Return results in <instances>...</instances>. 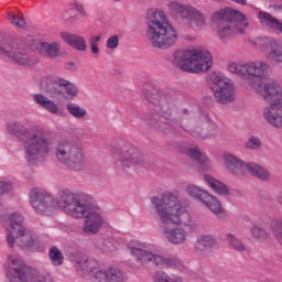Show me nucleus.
<instances>
[{
    "label": "nucleus",
    "mask_w": 282,
    "mask_h": 282,
    "mask_svg": "<svg viewBox=\"0 0 282 282\" xmlns=\"http://www.w3.org/2000/svg\"><path fill=\"white\" fill-rule=\"evenodd\" d=\"M30 204L35 213L40 215H52L59 206L68 217L74 219H83L85 217L83 232L86 235H96L105 224L100 213L90 206L89 195L67 187L58 189L57 199L44 189H31Z\"/></svg>",
    "instance_id": "1"
},
{
    "label": "nucleus",
    "mask_w": 282,
    "mask_h": 282,
    "mask_svg": "<svg viewBox=\"0 0 282 282\" xmlns=\"http://www.w3.org/2000/svg\"><path fill=\"white\" fill-rule=\"evenodd\" d=\"M161 220V232L172 246H183L188 241V235L197 230V223L171 192L151 198Z\"/></svg>",
    "instance_id": "2"
},
{
    "label": "nucleus",
    "mask_w": 282,
    "mask_h": 282,
    "mask_svg": "<svg viewBox=\"0 0 282 282\" xmlns=\"http://www.w3.org/2000/svg\"><path fill=\"white\" fill-rule=\"evenodd\" d=\"M7 132L17 135L23 142L24 160L28 164L45 162L54 150V141L45 135L43 128L35 126L26 129L21 121L11 120L6 123Z\"/></svg>",
    "instance_id": "3"
},
{
    "label": "nucleus",
    "mask_w": 282,
    "mask_h": 282,
    "mask_svg": "<svg viewBox=\"0 0 282 282\" xmlns=\"http://www.w3.org/2000/svg\"><path fill=\"white\" fill-rule=\"evenodd\" d=\"M147 39L152 47L159 50H169L177 43V31L171 22L166 13L160 9H149L147 11Z\"/></svg>",
    "instance_id": "4"
},
{
    "label": "nucleus",
    "mask_w": 282,
    "mask_h": 282,
    "mask_svg": "<svg viewBox=\"0 0 282 282\" xmlns=\"http://www.w3.org/2000/svg\"><path fill=\"white\" fill-rule=\"evenodd\" d=\"M252 89L262 96L267 102H272L262 111V118L278 129L282 128V87L278 82L263 83L254 80L251 83Z\"/></svg>",
    "instance_id": "5"
},
{
    "label": "nucleus",
    "mask_w": 282,
    "mask_h": 282,
    "mask_svg": "<svg viewBox=\"0 0 282 282\" xmlns=\"http://www.w3.org/2000/svg\"><path fill=\"white\" fill-rule=\"evenodd\" d=\"M7 243L9 248H14V243H18L20 248H31L35 252H41L45 248V245L23 226V215L17 212L9 215Z\"/></svg>",
    "instance_id": "6"
},
{
    "label": "nucleus",
    "mask_w": 282,
    "mask_h": 282,
    "mask_svg": "<svg viewBox=\"0 0 282 282\" xmlns=\"http://www.w3.org/2000/svg\"><path fill=\"white\" fill-rule=\"evenodd\" d=\"M174 62L183 72L202 74L213 67V55L202 47L178 50L174 53Z\"/></svg>",
    "instance_id": "7"
},
{
    "label": "nucleus",
    "mask_w": 282,
    "mask_h": 282,
    "mask_svg": "<svg viewBox=\"0 0 282 282\" xmlns=\"http://www.w3.org/2000/svg\"><path fill=\"white\" fill-rule=\"evenodd\" d=\"M214 21H220L218 24L219 39H232L237 34H246L248 30V19L241 11L232 8L221 9L213 14Z\"/></svg>",
    "instance_id": "8"
},
{
    "label": "nucleus",
    "mask_w": 282,
    "mask_h": 282,
    "mask_svg": "<svg viewBox=\"0 0 282 282\" xmlns=\"http://www.w3.org/2000/svg\"><path fill=\"white\" fill-rule=\"evenodd\" d=\"M55 158L70 171H83L87 159L83 145L74 141H61L55 151Z\"/></svg>",
    "instance_id": "9"
},
{
    "label": "nucleus",
    "mask_w": 282,
    "mask_h": 282,
    "mask_svg": "<svg viewBox=\"0 0 282 282\" xmlns=\"http://www.w3.org/2000/svg\"><path fill=\"white\" fill-rule=\"evenodd\" d=\"M128 250L139 263H154L156 268H180L182 261L177 258H164L161 254L149 252V243L132 240L128 245Z\"/></svg>",
    "instance_id": "10"
},
{
    "label": "nucleus",
    "mask_w": 282,
    "mask_h": 282,
    "mask_svg": "<svg viewBox=\"0 0 282 282\" xmlns=\"http://www.w3.org/2000/svg\"><path fill=\"white\" fill-rule=\"evenodd\" d=\"M75 265L80 272L91 274L94 282H122L124 275L122 271L116 268L98 270V261L87 258V256H79L75 259Z\"/></svg>",
    "instance_id": "11"
},
{
    "label": "nucleus",
    "mask_w": 282,
    "mask_h": 282,
    "mask_svg": "<svg viewBox=\"0 0 282 282\" xmlns=\"http://www.w3.org/2000/svg\"><path fill=\"white\" fill-rule=\"evenodd\" d=\"M112 158L117 169H121L124 173L144 163L142 151L130 142H122L118 148L112 149Z\"/></svg>",
    "instance_id": "12"
},
{
    "label": "nucleus",
    "mask_w": 282,
    "mask_h": 282,
    "mask_svg": "<svg viewBox=\"0 0 282 282\" xmlns=\"http://www.w3.org/2000/svg\"><path fill=\"white\" fill-rule=\"evenodd\" d=\"M223 160L225 169L231 173V175H235V177H246V175L250 173L254 177H258V180H270V172L257 163L246 164L230 153H225Z\"/></svg>",
    "instance_id": "13"
},
{
    "label": "nucleus",
    "mask_w": 282,
    "mask_h": 282,
    "mask_svg": "<svg viewBox=\"0 0 282 282\" xmlns=\"http://www.w3.org/2000/svg\"><path fill=\"white\" fill-rule=\"evenodd\" d=\"M228 72H230V74H238V76L248 78V80L257 78L258 80L263 82L264 78H269L270 74H272V66H270L268 62L261 59L240 64L231 62L228 64Z\"/></svg>",
    "instance_id": "14"
},
{
    "label": "nucleus",
    "mask_w": 282,
    "mask_h": 282,
    "mask_svg": "<svg viewBox=\"0 0 282 282\" xmlns=\"http://www.w3.org/2000/svg\"><path fill=\"white\" fill-rule=\"evenodd\" d=\"M40 89L50 98H58L65 91L69 98H76L78 96V87L76 85L54 75L42 77L40 79Z\"/></svg>",
    "instance_id": "15"
},
{
    "label": "nucleus",
    "mask_w": 282,
    "mask_h": 282,
    "mask_svg": "<svg viewBox=\"0 0 282 282\" xmlns=\"http://www.w3.org/2000/svg\"><path fill=\"white\" fill-rule=\"evenodd\" d=\"M4 274L10 282H48V280L40 275L30 280V267L17 254H9L4 263Z\"/></svg>",
    "instance_id": "16"
},
{
    "label": "nucleus",
    "mask_w": 282,
    "mask_h": 282,
    "mask_svg": "<svg viewBox=\"0 0 282 282\" xmlns=\"http://www.w3.org/2000/svg\"><path fill=\"white\" fill-rule=\"evenodd\" d=\"M173 116H175L173 106L169 105L165 99H161L160 102L154 106V115H148L145 120L148 124L158 127L166 133V131H171L173 124H177Z\"/></svg>",
    "instance_id": "17"
},
{
    "label": "nucleus",
    "mask_w": 282,
    "mask_h": 282,
    "mask_svg": "<svg viewBox=\"0 0 282 282\" xmlns=\"http://www.w3.org/2000/svg\"><path fill=\"white\" fill-rule=\"evenodd\" d=\"M212 91L219 105H227L235 100V84L226 75L214 74L212 76Z\"/></svg>",
    "instance_id": "18"
},
{
    "label": "nucleus",
    "mask_w": 282,
    "mask_h": 282,
    "mask_svg": "<svg viewBox=\"0 0 282 282\" xmlns=\"http://www.w3.org/2000/svg\"><path fill=\"white\" fill-rule=\"evenodd\" d=\"M186 193L189 195V197H194L195 199H199V202H203L209 210L216 217H224L226 215V212L224 210V207L221 206V203H219V199H217L215 196L210 195L208 192L199 188L197 185L189 184L186 186Z\"/></svg>",
    "instance_id": "19"
},
{
    "label": "nucleus",
    "mask_w": 282,
    "mask_h": 282,
    "mask_svg": "<svg viewBox=\"0 0 282 282\" xmlns=\"http://www.w3.org/2000/svg\"><path fill=\"white\" fill-rule=\"evenodd\" d=\"M169 10L187 19L191 28H204V25H206V18L204 14L191 6L172 1L169 3Z\"/></svg>",
    "instance_id": "20"
},
{
    "label": "nucleus",
    "mask_w": 282,
    "mask_h": 282,
    "mask_svg": "<svg viewBox=\"0 0 282 282\" xmlns=\"http://www.w3.org/2000/svg\"><path fill=\"white\" fill-rule=\"evenodd\" d=\"M252 45L263 52L268 61L272 63H282V44L270 37H257L252 42Z\"/></svg>",
    "instance_id": "21"
},
{
    "label": "nucleus",
    "mask_w": 282,
    "mask_h": 282,
    "mask_svg": "<svg viewBox=\"0 0 282 282\" xmlns=\"http://www.w3.org/2000/svg\"><path fill=\"white\" fill-rule=\"evenodd\" d=\"M4 58L15 63V65H21L22 67H30L33 65L32 56H30L28 51L14 46V44H7Z\"/></svg>",
    "instance_id": "22"
},
{
    "label": "nucleus",
    "mask_w": 282,
    "mask_h": 282,
    "mask_svg": "<svg viewBox=\"0 0 282 282\" xmlns=\"http://www.w3.org/2000/svg\"><path fill=\"white\" fill-rule=\"evenodd\" d=\"M181 152L191 158V160H194L200 171H213V161L199 148L186 147Z\"/></svg>",
    "instance_id": "23"
},
{
    "label": "nucleus",
    "mask_w": 282,
    "mask_h": 282,
    "mask_svg": "<svg viewBox=\"0 0 282 282\" xmlns=\"http://www.w3.org/2000/svg\"><path fill=\"white\" fill-rule=\"evenodd\" d=\"M31 50L39 52V54L46 56V58H58L61 56V43L58 42L33 41Z\"/></svg>",
    "instance_id": "24"
},
{
    "label": "nucleus",
    "mask_w": 282,
    "mask_h": 282,
    "mask_svg": "<svg viewBox=\"0 0 282 282\" xmlns=\"http://www.w3.org/2000/svg\"><path fill=\"white\" fill-rule=\"evenodd\" d=\"M33 100L35 105H39V107H42V109H45L48 113H53L54 116H61L63 113L58 105L43 94H35Z\"/></svg>",
    "instance_id": "25"
},
{
    "label": "nucleus",
    "mask_w": 282,
    "mask_h": 282,
    "mask_svg": "<svg viewBox=\"0 0 282 282\" xmlns=\"http://www.w3.org/2000/svg\"><path fill=\"white\" fill-rule=\"evenodd\" d=\"M61 39L74 47V50H78V52H85L87 50V42H85V37L67 32H62L59 34Z\"/></svg>",
    "instance_id": "26"
},
{
    "label": "nucleus",
    "mask_w": 282,
    "mask_h": 282,
    "mask_svg": "<svg viewBox=\"0 0 282 282\" xmlns=\"http://www.w3.org/2000/svg\"><path fill=\"white\" fill-rule=\"evenodd\" d=\"M205 182L214 193H217L218 195H228V186L215 177L205 174Z\"/></svg>",
    "instance_id": "27"
},
{
    "label": "nucleus",
    "mask_w": 282,
    "mask_h": 282,
    "mask_svg": "<svg viewBox=\"0 0 282 282\" xmlns=\"http://www.w3.org/2000/svg\"><path fill=\"white\" fill-rule=\"evenodd\" d=\"M217 240L212 235H203L197 238L196 248L197 250H206L216 246Z\"/></svg>",
    "instance_id": "28"
},
{
    "label": "nucleus",
    "mask_w": 282,
    "mask_h": 282,
    "mask_svg": "<svg viewBox=\"0 0 282 282\" xmlns=\"http://www.w3.org/2000/svg\"><path fill=\"white\" fill-rule=\"evenodd\" d=\"M66 109L73 118H76L77 120H80L87 116V109L80 107L77 104L69 102L66 105Z\"/></svg>",
    "instance_id": "29"
},
{
    "label": "nucleus",
    "mask_w": 282,
    "mask_h": 282,
    "mask_svg": "<svg viewBox=\"0 0 282 282\" xmlns=\"http://www.w3.org/2000/svg\"><path fill=\"white\" fill-rule=\"evenodd\" d=\"M270 228L273 237L282 246V218L273 219L270 224Z\"/></svg>",
    "instance_id": "30"
},
{
    "label": "nucleus",
    "mask_w": 282,
    "mask_h": 282,
    "mask_svg": "<svg viewBox=\"0 0 282 282\" xmlns=\"http://www.w3.org/2000/svg\"><path fill=\"white\" fill-rule=\"evenodd\" d=\"M48 257L53 265H63L65 257L63 252L57 247H52L48 251Z\"/></svg>",
    "instance_id": "31"
},
{
    "label": "nucleus",
    "mask_w": 282,
    "mask_h": 282,
    "mask_svg": "<svg viewBox=\"0 0 282 282\" xmlns=\"http://www.w3.org/2000/svg\"><path fill=\"white\" fill-rule=\"evenodd\" d=\"M227 241L230 248L237 250L238 252H246V250H248V247H246V245H243V242L232 234L227 235Z\"/></svg>",
    "instance_id": "32"
},
{
    "label": "nucleus",
    "mask_w": 282,
    "mask_h": 282,
    "mask_svg": "<svg viewBox=\"0 0 282 282\" xmlns=\"http://www.w3.org/2000/svg\"><path fill=\"white\" fill-rule=\"evenodd\" d=\"M6 17L12 25H15L17 28H25V19H23V14L12 11L8 12Z\"/></svg>",
    "instance_id": "33"
},
{
    "label": "nucleus",
    "mask_w": 282,
    "mask_h": 282,
    "mask_svg": "<svg viewBox=\"0 0 282 282\" xmlns=\"http://www.w3.org/2000/svg\"><path fill=\"white\" fill-rule=\"evenodd\" d=\"M102 40V35H91L88 40V45L90 47V52L94 56H98L100 54V41Z\"/></svg>",
    "instance_id": "34"
},
{
    "label": "nucleus",
    "mask_w": 282,
    "mask_h": 282,
    "mask_svg": "<svg viewBox=\"0 0 282 282\" xmlns=\"http://www.w3.org/2000/svg\"><path fill=\"white\" fill-rule=\"evenodd\" d=\"M153 282H182V279L175 275H169L164 271H159L154 274Z\"/></svg>",
    "instance_id": "35"
},
{
    "label": "nucleus",
    "mask_w": 282,
    "mask_h": 282,
    "mask_svg": "<svg viewBox=\"0 0 282 282\" xmlns=\"http://www.w3.org/2000/svg\"><path fill=\"white\" fill-rule=\"evenodd\" d=\"M251 235L253 239H259L260 241H263V239H268V237H270V234L268 232V230L259 226H254L251 229Z\"/></svg>",
    "instance_id": "36"
},
{
    "label": "nucleus",
    "mask_w": 282,
    "mask_h": 282,
    "mask_svg": "<svg viewBox=\"0 0 282 282\" xmlns=\"http://www.w3.org/2000/svg\"><path fill=\"white\" fill-rule=\"evenodd\" d=\"M245 147L246 149H251V151H257V149H261V140L257 137H250Z\"/></svg>",
    "instance_id": "37"
},
{
    "label": "nucleus",
    "mask_w": 282,
    "mask_h": 282,
    "mask_svg": "<svg viewBox=\"0 0 282 282\" xmlns=\"http://www.w3.org/2000/svg\"><path fill=\"white\" fill-rule=\"evenodd\" d=\"M119 44H120V37L118 35H111L106 41L107 50H118Z\"/></svg>",
    "instance_id": "38"
},
{
    "label": "nucleus",
    "mask_w": 282,
    "mask_h": 282,
    "mask_svg": "<svg viewBox=\"0 0 282 282\" xmlns=\"http://www.w3.org/2000/svg\"><path fill=\"white\" fill-rule=\"evenodd\" d=\"M72 6L82 17H87V11H85V6H83V3L74 0Z\"/></svg>",
    "instance_id": "39"
},
{
    "label": "nucleus",
    "mask_w": 282,
    "mask_h": 282,
    "mask_svg": "<svg viewBox=\"0 0 282 282\" xmlns=\"http://www.w3.org/2000/svg\"><path fill=\"white\" fill-rule=\"evenodd\" d=\"M10 191H12V184L0 181V197L3 193H10Z\"/></svg>",
    "instance_id": "40"
},
{
    "label": "nucleus",
    "mask_w": 282,
    "mask_h": 282,
    "mask_svg": "<svg viewBox=\"0 0 282 282\" xmlns=\"http://www.w3.org/2000/svg\"><path fill=\"white\" fill-rule=\"evenodd\" d=\"M8 50V43L6 44H0V56H2L3 58H6V52Z\"/></svg>",
    "instance_id": "41"
},
{
    "label": "nucleus",
    "mask_w": 282,
    "mask_h": 282,
    "mask_svg": "<svg viewBox=\"0 0 282 282\" xmlns=\"http://www.w3.org/2000/svg\"><path fill=\"white\" fill-rule=\"evenodd\" d=\"M234 3H238L239 6H246L248 3V0H231Z\"/></svg>",
    "instance_id": "42"
},
{
    "label": "nucleus",
    "mask_w": 282,
    "mask_h": 282,
    "mask_svg": "<svg viewBox=\"0 0 282 282\" xmlns=\"http://www.w3.org/2000/svg\"><path fill=\"white\" fill-rule=\"evenodd\" d=\"M76 66L74 63H67L66 64V69H74Z\"/></svg>",
    "instance_id": "43"
},
{
    "label": "nucleus",
    "mask_w": 282,
    "mask_h": 282,
    "mask_svg": "<svg viewBox=\"0 0 282 282\" xmlns=\"http://www.w3.org/2000/svg\"><path fill=\"white\" fill-rule=\"evenodd\" d=\"M278 203L282 207V193L278 195Z\"/></svg>",
    "instance_id": "44"
},
{
    "label": "nucleus",
    "mask_w": 282,
    "mask_h": 282,
    "mask_svg": "<svg viewBox=\"0 0 282 282\" xmlns=\"http://www.w3.org/2000/svg\"><path fill=\"white\" fill-rule=\"evenodd\" d=\"M208 124H210V119H207Z\"/></svg>",
    "instance_id": "45"
}]
</instances>
